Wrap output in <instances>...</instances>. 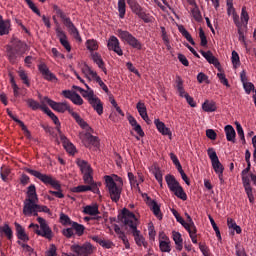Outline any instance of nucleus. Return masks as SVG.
<instances>
[{
	"mask_svg": "<svg viewBox=\"0 0 256 256\" xmlns=\"http://www.w3.org/2000/svg\"><path fill=\"white\" fill-rule=\"evenodd\" d=\"M199 37H200V45L201 47H207V36L205 35V31L203 28L199 29Z\"/></svg>",
	"mask_w": 256,
	"mask_h": 256,
	"instance_id": "nucleus-58",
	"label": "nucleus"
},
{
	"mask_svg": "<svg viewBox=\"0 0 256 256\" xmlns=\"http://www.w3.org/2000/svg\"><path fill=\"white\" fill-rule=\"evenodd\" d=\"M10 25L9 20H3V16L0 15V33H5V29H9Z\"/></svg>",
	"mask_w": 256,
	"mask_h": 256,
	"instance_id": "nucleus-56",
	"label": "nucleus"
},
{
	"mask_svg": "<svg viewBox=\"0 0 256 256\" xmlns=\"http://www.w3.org/2000/svg\"><path fill=\"white\" fill-rule=\"evenodd\" d=\"M37 221L40 225V229H39V225L35 223H31L28 226L29 229H32L36 233V235H39L40 237H44L45 239H49V240L53 239V230H51L45 218L38 217Z\"/></svg>",
	"mask_w": 256,
	"mask_h": 256,
	"instance_id": "nucleus-3",
	"label": "nucleus"
},
{
	"mask_svg": "<svg viewBox=\"0 0 256 256\" xmlns=\"http://www.w3.org/2000/svg\"><path fill=\"white\" fill-rule=\"evenodd\" d=\"M118 12L119 18L125 19V14L127 13V4L125 3V0H118Z\"/></svg>",
	"mask_w": 256,
	"mask_h": 256,
	"instance_id": "nucleus-37",
	"label": "nucleus"
},
{
	"mask_svg": "<svg viewBox=\"0 0 256 256\" xmlns=\"http://www.w3.org/2000/svg\"><path fill=\"white\" fill-rule=\"evenodd\" d=\"M44 113H46V115L52 119L53 123L56 125V131H59V129H61V122L59 121V117H57V115H55V113H53L49 107H46Z\"/></svg>",
	"mask_w": 256,
	"mask_h": 256,
	"instance_id": "nucleus-30",
	"label": "nucleus"
},
{
	"mask_svg": "<svg viewBox=\"0 0 256 256\" xmlns=\"http://www.w3.org/2000/svg\"><path fill=\"white\" fill-rule=\"evenodd\" d=\"M27 195V199L39 200V198L37 197V188L35 187V184H31L28 187Z\"/></svg>",
	"mask_w": 256,
	"mask_h": 256,
	"instance_id": "nucleus-43",
	"label": "nucleus"
},
{
	"mask_svg": "<svg viewBox=\"0 0 256 256\" xmlns=\"http://www.w3.org/2000/svg\"><path fill=\"white\" fill-rule=\"evenodd\" d=\"M71 101L72 103H74V105H83V98H81V96L77 94V92H74Z\"/></svg>",
	"mask_w": 256,
	"mask_h": 256,
	"instance_id": "nucleus-62",
	"label": "nucleus"
},
{
	"mask_svg": "<svg viewBox=\"0 0 256 256\" xmlns=\"http://www.w3.org/2000/svg\"><path fill=\"white\" fill-rule=\"evenodd\" d=\"M242 183H243V187H244L245 191L248 189H252L251 180L249 179V176L242 175Z\"/></svg>",
	"mask_w": 256,
	"mask_h": 256,
	"instance_id": "nucleus-60",
	"label": "nucleus"
},
{
	"mask_svg": "<svg viewBox=\"0 0 256 256\" xmlns=\"http://www.w3.org/2000/svg\"><path fill=\"white\" fill-rule=\"evenodd\" d=\"M47 101H45V97L41 101V104L37 102V100L34 99H28L27 100V105L30 107L32 111H37V109H41L45 113V110L47 109Z\"/></svg>",
	"mask_w": 256,
	"mask_h": 256,
	"instance_id": "nucleus-17",
	"label": "nucleus"
},
{
	"mask_svg": "<svg viewBox=\"0 0 256 256\" xmlns=\"http://www.w3.org/2000/svg\"><path fill=\"white\" fill-rule=\"evenodd\" d=\"M159 247L162 253H171V245L168 240H160Z\"/></svg>",
	"mask_w": 256,
	"mask_h": 256,
	"instance_id": "nucleus-47",
	"label": "nucleus"
},
{
	"mask_svg": "<svg viewBox=\"0 0 256 256\" xmlns=\"http://www.w3.org/2000/svg\"><path fill=\"white\" fill-rule=\"evenodd\" d=\"M154 124H155L156 128L158 129L159 133H161V135H167L169 137V139H171L173 133L171 132V129H169V128H167V126H165V123L161 122V120H159V119H155Z\"/></svg>",
	"mask_w": 256,
	"mask_h": 256,
	"instance_id": "nucleus-21",
	"label": "nucleus"
},
{
	"mask_svg": "<svg viewBox=\"0 0 256 256\" xmlns=\"http://www.w3.org/2000/svg\"><path fill=\"white\" fill-rule=\"evenodd\" d=\"M46 256H57V246L51 244L49 249L46 251Z\"/></svg>",
	"mask_w": 256,
	"mask_h": 256,
	"instance_id": "nucleus-64",
	"label": "nucleus"
},
{
	"mask_svg": "<svg viewBox=\"0 0 256 256\" xmlns=\"http://www.w3.org/2000/svg\"><path fill=\"white\" fill-rule=\"evenodd\" d=\"M53 11H55L56 15H58L60 17V19H62L63 23H66L67 20L71 19V18L67 17L65 12H63V10H61V8H59V6H57V5L53 6Z\"/></svg>",
	"mask_w": 256,
	"mask_h": 256,
	"instance_id": "nucleus-45",
	"label": "nucleus"
},
{
	"mask_svg": "<svg viewBox=\"0 0 256 256\" xmlns=\"http://www.w3.org/2000/svg\"><path fill=\"white\" fill-rule=\"evenodd\" d=\"M172 214L174 215L176 221L178 223H180L182 225V227H184V229H189V225L187 224V222L183 219V217H181V215L179 214V212H177V210H172Z\"/></svg>",
	"mask_w": 256,
	"mask_h": 256,
	"instance_id": "nucleus-48",
	"label": "nucleus"
},
{
	"mask_svg": "<svg viewBox=\"0 0 256 256\" xmlns=\"http://www.w3.org/2000/svg\"><path fill=\"white\" fill-rule=\"evenodd\" d=\"M18 75L20 79L23 81L24 85H27V87L31 86V83L29 82V76H27V72H25V70H20L18 72Z\"/></svg>",
	"mask_w": 256,
	"mask_h": 256,
	"instance_id": "nucleus-54",
	"label": "nucleus"
},
{
	"mask_svg": "<svg viewBox=\"0 0 256 256\" xmlns=\"http://www.w3.org/2000/svg\"><path fill=\"white\" fill-rule=\"evenodd\" d=\"M128 179L131 187H134L141 193V188L139 187V183L137 182V177L132 172H128Z\"/></svg>",
	"mask_w": 256,
	"mask_h": 256,
	"instance_id": "nucleus-44",
	"label": "nucleus"
},
{
	"mask_svg": "<svg viewBox=\"0 0 256 256\" xmlns=\"http://www.w3.org/2000/svg\"><path fill=\"white\" fill-rule=\"evenodd\" d=\"M207 153L216 175L223 173V171H225V167H223V164H221V161H219V157L217 156L215 149L209 148Z\"/></svg>",
	"mask_w": 256,
	"mask_h": 256,
	"instance_id": "nucleus-11",
	"label": "nucleus"
},
{
	"mask_svg": "<svg viewBox=\"0 0 256 256\" xmlns=\"http://www.w3.org/2000/svg\"><path fill=\"white\" fill-rule=\"evenodd\" d=\"M15 228H16V236L20 241H23L24 243H27L29 241V235L25 233V228L21 226V224L15 222L14 223Z\"/></svg>",
	"mask_w": 256,
	"mask_h": 256,
	"instance_id": "nucleus-23",
	"label": "nucleus"
},
{
	"mask_svg": "<svg viewBox=\"0 0 256 256\" xmlns=\"http://www.w3.org/2000/svg\"><path fill=\"white\" fill-rule=\"evenodd\" d=\"M173 241L176 245L177 251L183 250V238L181 237V233L173 231L172 232Z\"/></svg>",
	"mask_w": 256,
	"mask_h": 256,
	"instance_id": "nucleus-29",
	"label": "nucleus"
},
{
	"mask_svg": "<svg viewBox=\"0 0 256 256\" xmlns=\"http://www.w3.org/2000/svg\"><path fill=\"white\" fill-rule=\"evenodd\" d=\"M126 3H128L132 13H135V15H139L143 11V7L137 3V0H126Z\"/></svg>",
	"mask_w": 256,
	"mask_h": 256,
	"instance_id": "nucleus-31",
	"label": "nucleus"
},
{
	"mask_svg": "<svg viewBox=\"0 0 256 256\" xmlns=\"http://www.w3.org/2000/svg\"><path fill=\"white\" fill-rule=\"evenodd\" d=\"M172 193H174V195L178 197V199H182V201H187V193H185V190H183V187L181 186L178 187Z\"/></svg>",
	"mask_w": 256,
	"mask_h": 256,
	"instance_id": "nucleus-49",
	"label": "nucleus"
},
{
	"mask_svg": "<svg viewBox=\"0 0 256 256\" xmlns=\"http://www.w3.org/2000/svg\"><path fill=\"white\" fill-rule=\"evenodd\" d=\"M25 171L26 173H29V175H32L33 177H36V179H39V181H42L44 185H50L51 187H53V189H61V184L58 180L53 178L52 175L43 174L31 168H26Z\"/></svg>",
	"mask_w": 256,
	"mask_h": 256,
	"instance_id": "nucleus-4",
	"label": "nucleus"
},
{
	"mask_svg": "<svg viewBox=\"0 0 256 256\" xmlns=\"http://www.w3.org/2000/svg\"><path fill=\"white\" fill-rule=\"evenodd\" d=\"M117 33L121 41L127 43V45L132 47V49H137V51H141V49H143V43H141V41H139V39L133 36L129 31L118 29Z\"/></svg>",
	"mask_w": 256,
	"mask_h": 256,
	"instance_id": "nucleus-5",
	"label": "nucleus"
},
{
	"mask_svg": "<svg viewBox=\"0 0 256 256\" xmlns=\"http://www.w3.org/2000/svg\"><path fill=\"white\" fill-rule=\"evenodd\" d=\"M192 17H194L195 21L198 23H201L203 21V16H201V11H199V8L196 6L192 9Z\"/></svg>",
	"mask_w": 256,
	"mask_h": 256,
	"instance_id": "nucleus-55",
	"label": "nucleus"
},
{
	"mask_svg": "<svg viewBox=\"0 0 256 256\" xmlns=\"http://www.w3.org/2000/svg\"><path fill=\"white\" fill-rule=\"evenodd\" d=\"M71 227L78 237H83V234L85 233V226L83 224L74 222L72 223Z\"/></svg>",
	"mask_w": 256,
	"mask_h": 256,
	"instance_id": "nucleus-39",
	"label": "nucleus"
},
{
	"mask_svg": "<svg viewBox=\"0 0 256 256\" xmlns=\"http://www.w3.org/2000/svg\"><path fill=\"white\" fill-rule=\"evenodd\" d=\"M55 31L62 47H64L68 53L71 52V44L69 43V40H67V34H65V31H63L61 27H56Z\"/></svg>",
	"mask_w": 256,
	"mask_h": 256,
	"instance_id": "nucleus-15",
	"label": "nucleus"
},
{
	"mask_svg": "<svg viewBox=\"0 0 256 256\" xmlns=\"http://www.w3.org/2000/svg\"><path fill=\"white\" fill-rule=\"evenodd\" d=\"M83 143L85 147H99V138L97 136L91 135V133H85L83 137Z\"/></svg>",
	"mask_w": 256,
	"mask_h": 256,
	"instance_id": "nucleus-19",
	"label": "nucleus"
},
{
	"mask_svg": "<svg viewBox=\"0 0 256 256\" xmlns=\"http://www.w3.org/2000/svg\"><path fill=\"white\" fill-rule=\"evenodd\" d=\"M85 185H79L74 188H72V193H87V191H91L92 193H95L96 195H99V187L97 186V183L95 180L91 179V182H84Z\"/></svg>",
	"mask_w": 256,
	"mask_h": 256,
	"instance_id": "nucleus-9",
	"label": "nucleus"
},
{
	"mask_svg": "<svg viewBox=\"0 0 256 256\" xmlns=\"http://www.w3.org/2000/svg\"><path fill=\"white\" fill-rule=\"evenodd\" d=\"M231 61L234 69H237V67L241 65V60L239 58V54L237 53V51H232Z\"/></svg>",
	"mask_w": 256,
	"mask_h": 256,
	"instance_id": "nucleus-50",
	"label": "nucleus"
},
{
	"mask_svg": "<svg viewBox=\"0 0 256 256\" xmlns=\"http://www.w3.org/2000/svg\"><path fill=\"white\" fill-rule=\"evenodd\" d=\"M83 213H85V215H91L92 217L99 215V206H97V204L93 206L87 205L84 207Z\"/></svg>",
	"mask_w": 256,
	"mask_h": 256,
	"instance_id": "nucleus-34",
	"label": "nucleus"
},
{
	"mask_svg": "<svg viewBox=\"0 0 256 256\" xmlns=\"http://www.w3.org/2000/svg\"><path fill=\"white\" fill-rule=\"evenodd\" d=\"M178 31L181 33V35L185 37L186 41L190 42L192 45H195V40H193V37L191 36L189 31L185 29V26L183 25L179 26Z\"/></svg>",
	"mask_w": 256,
	"mask_h": 256,
	"instance_id": "nucleus-36",
	"label": "nucleus"
},
{
	"mask_svg": "<svg viewBox=\"0 0 256 256\" xmlns=\"http://www.w3.org/2000/svg\"><path fill=\"white\" fill-rule=\"evenodd\" d=\"M82 73L87 77V79H89V81H91V77L92 79L97 77V72L93 71V69H91L87 64H84L82 67Z\"/></svg>",
	"mask_w": 256,
	"mask_h": 256,
	"instance_id": "nucleus-35",
	"label": "nucleus"
},
{
	"mask_svg": "<svg viewBox=\"0 0 256 256\" xmlns=\"http://www.w3.org/2000/svg\"><path fill=\"white\" fill-rule=\"evenodd\" d=\"M107 47L109 51H114V53H117L119 57H122L123 49H121V43L116 36H111L108 39Z\"/></svg>",
	"mask_w": 256,
	"mask_h": 256,
	"instance_id": "nucleus-12",
	"label": "nucleus"
},
{
	"mask_svg": "<svg viewBox=\"0 0 256 256\" xmlns=\"http://www.w3.org/2000/svg\"><path fill=\"white\" fill-rule=\"evenodd\" d=\"M105 184L112 201L114 203H118L119 199H121V192L123 191V188L117 185V183L111 176H105Z\"/></svg>",
	"mask_w": 256,
	"mask_h": 256,
	"instance_id": "nucleus-6",
	"label": "nucleus"
},
{
	"mask_svg": "<svg viewBox=\"0 0 256 256\" xmlns=\"http://www.w3.org/2000/svg\"><path fill=\"white\" fill-rule=\"evenodd\" d=\"M76 164L83 175L84 183H90L91 179H93V168H91V164L82 159H77Z\"/></svg>",
	"mask_w": 256,
	"mask_h": 256,
	"instance_id": "nucleus-8",
	"label": "nucleus"
},
{
	"mask_svg": "<svg viewBox=\"0 0 256 256\" xmlns=\"http://www.w3.org/2000/svg\"><path fill=\"white\" fill-rule=\"evenodd\" d=\"M94 247L90 242H85L83 244H73L70 247L72 253H75L76 256H91L93 255Z\"/></svg>",
	"mask_w": 256,
	"mask_h": 256,
	"instance_id": "nucleus-7",
	"label": "nucleus"
},
{
	"mask_svg": "<svg viewBox=\"0 0 256 256\" xmlns=\"http://www.w3.org/2000/svg\"><path fill=\"white\" fill-rule=\"evenodd\" d=\"M70 115L71 117H73V119H75L76 123H78V125L82 127V129H87V127H89L87 122H85V120H83V118H81V116L77 112L70 111Z\"/></svg>",
	"mask_w": 256,
	"mask_h": 256,
	"instance_id": "nucleus-33",
	"label": "nucleus"
},
{
	"mask_svg": "<svg viewBox=\"0 0 256 256\" xmlns=\"http://www.w3.org/2000/svg\"><path fill=\"white\" fill-rule=\"evenodd\" d=\"M236 131L238 134V137L245 143V132L243 131V127L239 124V122L236 123Z\"/></svg>",
	"mask_w": 256,
	"mask_h": 256,
	"instance_id": "nucleus-61",
	"label": "nucleus"
},
{
	"mask_svg": "<svg viewBox=\"0 0 256 256\" xmlns=\"http://www.w3.org/2000/svg\"><path fill=\"white\" fill-rule=\"evenodd\" d=\"M202 109H203V111H205L206 113H213L214 111H217V105H216L215 102H213V101L206 100V101L202 104Z\"/></svg>",
	"mask_w": 256,
	"mask_h": 256,
	"instance_id": "nucleus-32",
	"label": "nucleus"
},
{
	"mask_svg": "<svg viewBox=\"0 0 256 256\" xmlns=\"http://www.w3.org/2000/svg\"><path fill=\"white\" fill-rule=\"evenodd\" d=\"M148 199V205L150 207V210L152 211L153 215H155L156 218L161 221L163 219V213H161V206L157 203V201L152 200L151 198L147 197Z\"/></svg>",
	"mask_w": 256,
	"mask_h": 256,
	"instance_id": "nucleus-18",
	"label": "nucleus"
},
{
	"mask_svg": "<svg viewBox=\"0 0 256 256\" xmlns=\"http://www.w3.org/2000/svg\"><path fill=\"white\" fill-rule=\"evenodd\" d=\"M92 60L96 65L103 71V73L107 74V68H105V61H103V58L101 57V54L98 52H92L91 53Z\"/></svg>",
	"mask_w": 256,
	"mask_h": 256,
	"instance_id": "nucleus-25",
	"label": "nucleus"
},
{
	"mask_svg": "<svg viewBox=\"0 0 256 256\" xmlns=\"http://www.w3.org/2000/svg\"><path fill=\"white\" fill-rule=\"evenodd\" d=\"M85 87L87 90H85L83 88H78V89H79V93L82 95V97H84V99H87V101L89 103L97 96L95 95V92L93 91V89H91V87H89V85L85 84Z\"/></svg>",
	"mask_w": 256,
	"mask_h": 256,
	"instance_id": "nucleus-26",
	"label": "nucleus"
},
{
	"mask_svg": "<svg viewBox=\"0 0 256 256\" xmlns=\"http://www.w3.org/2000/svg\"><path fill=\"white\" fill-rule=\"evenodd\" d=\"M64 25L65 27H67L70 35H72V37H74L76 41H79V43L83 41V39L81 38V35L79 34V30L77 29V27H75V24H73V21H71V18L69 20H66Z\"/></svg>",
	"mask_w": 256,
	"mask_h": 256,
	"instance_id": "nucleus-16",
	"label": "nucleus"
},
{
	"mask_svg": "<svg viewBox=\"0 0 256 256\" xmlns=\"http://www.w3.org/2000/svg\"><path fill=\"white\" fill-rule=\"evenodd\" d=\"M200 53L202 57H204V59H206V61L210 63V65H214V67H217L218 69L219 67H221V63H219V60L215 58V56H213V53L211 51L205 52L203 50H200Z\"/></svg>",
	"mask_w": 256,
	"mask_h": 256,
	"instance_id": "nucleus-20",
	"label": "nucleus"
},
{
	"mask_svg": "<svg viewBox=\"0 0 256 256\" xmlns=\"http://www.w3.org/2000/svg\"><path fill=\"white\" fill-rule=\"evenodd\" d=\"M208 219L216 233V237L218 238L219 241H221V231H219V227L217 226V223H215V219H213L211 215L208 216Z\"/></svg>",
	"mask_w": 256,
	"mask_h": 256,
	"instance_id": "nucleus-52",
	"label": "nucleus"
},
{
	"mask_svg": "<svg viewBox=\"0 0 256 256\" xmlns=\"http://www.w3.org/2000/svg\"><path fill=\"white\" fill-rule=\"evenodd\" d=\"M176 89L180 97L185 98V95H189L187 92H185V88H183V79H181L179 76L176 78Z\"/></svg>",
	"mask_w": 256,
	"mask_h": 256,
	"instance_id": "nucleus-38",
	"label": "nucleus"
},
{
	"mask_svg": "<svg viewBox=\"0 0 256 256\" xmlns=\"http://www.w3.org/2000/svg\"><path fill=\"white\" fill-rule=\"evenodd\" d=\"M86 47L88 51H97L99 49V43L95 39H88L86 41Z\"/></svg>",
	"mask_w": 256,
	"mask_h": 256,
	"instance_id": "nucleus-46",
	"label": "nucleus"
},
{
	"mask_svg": "<svg viewBox=\"0 0 256 256\" xmlns=\"http://www.w3.org/2000/svg\"><path fill=\"white\" fill-rule=\"evenodd\" d=\"M60 222L62 223V225H71V226L73 225V223H75L74 221L71 220V218L67 216V214H64V213L60 215Z\"/></svg>",
	"mask_w": 256,
	"mask_h": 256,
	"instance_id": "nucleus-57",
	"label": "nucleus"
},
{
	"mask_svg": "<svg viewBox=\"0 0 256 256\" xmlns=\"http://www.w3.org/2000/svg\"><path fill=\"white\" fill-rule=\"evenodd\" d=\"M37 201L39 200H33V198L24 201L23 214L26 217L33 215V211L37 209Z\"/></svg>",
	"mask_w": 256,
	"mask_h": 256,
	"instance_id": "nucleus-14",
	"label": "nucleus"
},
{
	"mask_svg": "<svg viewBox=\"0 0 256 256\" xmlns=\"http://www.w3.org/2000/svg\"><path fill=\"white\" fill-rule=\"evenodd\" d=\"M89 104L98 115H101L103 113V102H101V99H99V97L96 96L92 101L89 102Z\"/></svg>",
	"mask_w": 256,
	"mask_h": 256,
	"instance_id": "nucleus-27",
	"label": "nucleus"
},
{
	"mask_svg": "<svg viewBox=\"0 0 256 256\" xmlns=\"http://www.w3.org/2000/svg\"><path fill=\"white\" fill-rule=\"evenodd\" d=\"M44 101H46V104L49 105L51 109H53L54 111H58V113H65V111H68L69 115H71V111H73V109L71 108V106H69L67 102L58 103L51 100V98L49 97H45Z\"/></svg>",
	"mask_w": 256,
	"mask_h": 256,
	"instance_id": "nucleus-10",
	"label": "nucleus"
},
{
	"mask_svg": "<svg viewBox=\"0 0 256 256\" xmlns=\"http://www.w3.org/2000/svg\"><path fill=\"white\" fill-rule=\"evenodd\" d=\"M165 181L168 185V189L173 193L178 187H181L179 181L175 178V176L168 174L165 176Z\"/></svg>",
	"mask_w": 256,
	"mask_h": 256,
	"instance_id": "nucleus-22",
	"label": "nucleus"
},
{
	"mask_svg": "<svg viewBox=\"0 0 256 256\" xmlns=\"http://www.w3.org/2000/svg\"><path fill=\"white\" fill-rule=\"evenodd\" d=\"M38 70L45 79V81H57V76L49 70V67H47V64L40 63L38 65Z\"/></svg>",
	"mask_w": 256,
	"mask_h": 256,
	"instance_id": "nucleus-13",
	"label": "nucleus"
},
{
	"mask_svg": "<svg viewBox=\"0 0 256 256\" xmlns=\"http://www.w3.org/2000/svg\"><path fill=\"white\" fill-rule=\"evenodd\" d=\"M240 19L244 25H248L249 23V13H247V7H242Z\"/></svg>",
	"mask_w": 256,
	"mask_h": 256,
	"instance_id": "nucleus-53",
	"label": "nucleus"
},
{
	"mask_svg": "<svg viewBox=\"0 0 256 256\" xmlns=\"http://www.w3.org/2000/svg\"><path fill=\"white\" fill-rule=\"evenodd\" d=\"M136 109L142 119L147 118V107L145 106V103L138 102L136 105Z\"/></svg>",
	"mask_w": 256,
	"mask_h": 256,
	"instance_id": "nucleus-42",
	"label": "nucleus"
},
{
	"mask_svg": "<svg viewBox=\"0 0 256 256\" xmlns=\"http://www.w3.org/2000/svg\"><path fill=\"white\" fill-rule=\"evenodd\" d=\"M9 175H11V169L7 166H2L0 168V176L2 181H4V183H7V181H9Z\"/></svg>",
	"mask_w": 256,
	"mask_h": 256,
	"instance_id": "nucleus-41",
	"label": "nucleus"
},
{
	"mask_svg": "<svg viewBox=\"0 0 256 256\" xmlns=\"http://www.w3.org/2000/svg\"><path fill=\"white\" fill-rule=\"evenodd\" d=\"M186 231L189 233L192 243L197 245V226L194 228L186 229Z\"/></svg>",
	"mask_w": 256,
	"mask_h": 256,
	"instance_id": "nucleus-51",
	"label": "nucleus"
},
{
	"mask_svg": "<svg viewBox=\"0 0 256 256\" xmlns=\"http://www.w3.org/2000/svg\"><path fill=\"white\" fill-rule=\"evenodd\" d=\"M224 131L226 134L227 141L235 143V137L237 135V133L235 132V128H233V126L231 125H226Z\"/></svg>",
	"mask_w": 256,
	"mask_h": 256,
	"instance_id": "nucleus-28",
	"label": "nucleus"
},
{
	"mask_svg": "<svg viewBox=\"0 0 256 256\" xmlns=\"http://www.w3.org/2000/svg\"><path fill=\"white\" fill-rule=\"evenodd\" d=\"M29 51V45L27 43L14 38L12 45L7 48V57L12 65H17L21 61V57Z\"/></svg>",
	"mask_w": 256,
	"mask_h": 256,
	"instance_id": "nucleus-2",
	"label": "nucleus"
},
{
	"mask_svg": "<svg viewBox=\"0 0 256 256\" xmlns=\"http://www.w3.org/2000/svg\"><path fill=\"white\" fill-rule=\"evenodd\" d=\"M28 7L33 11V13H36V15H38V17H41V11H39V9L37 8V6H35V3H33V1L31 0H24Z\"/></svg>",
	"mask_w": 256,
	"mask_h": 256,
	"instance_id": "nucleus-59",
	"label": "nucleus"
},
{
	"mask_svg": "<svg viewBox=\"0 0 256 256\" xmlns=\"http://www.w3.org/2000/svg\"><path fill=\"white\" fill-rule=\"evenodd\" d=\"M128 121L131 127H133L134 131L137 133V135H139V137H145V132L143 131V128H141V125L137 123V119H135V117L129 115Z\"/></svg>",
	"mask_w": 256,
	"mask_h": 256,
	"instance_id": "nucleus-24",
	"label": "nucleus"
},
{
	"mask_svg": "<svg viewBox=\"0 0 256 256\" xmlns=\"http://www.w3.org/2000/svg\"><path fill=\"white\" fill-rule=\"evenodd\" d=\"M118 217H121L122 223L132 231L136 245H138V247L147 248L148 244L145 241V237H143V235H141V231L137 229V216H135L133 212L129 211V209L123 208L122 214Z\"/></svg>",
	"mask_w": 256,
	"mask_h": 256,
	"instance_id": "nucleus-1",
	"label": "nucleus"
},
{
	"mask_svg": "<svg viewBox=\"0 0 256 256\" xmlns=\"http://www.w3.org/2000/svg\"><path fill=\"white\" fill-rule=\"evenodd\" d=\"M0 233H4L9 241L13 239V230L9 226V224H4L3 227H0Z\"/></svg>",
	"mask_w": 256,
	"mask_h": 256,
	"instance_id": "nucleus-40",
	"label": "nucleus"
},
{
	"mask_svg": "<svg viewBox=\"0 0 256 256\" xmlns=\"http://www.w3.org/2000/svg\"><path fill=\"white\" fill-rule=\"evenodd\" d=\"M118 237L121 239V241L124 243L125 247L127 249H130L131 244H129V239L127 238V235H125V232H121L118 234Z\"/></svg>",
	"mask_w": 256,
	"mask_h": 256,
	"instance_id": "nucleus-63",
	"label": "nucleus"
}]
</instances>
